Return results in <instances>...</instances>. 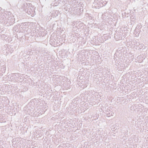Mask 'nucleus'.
<instances>
[{"mask_svg":"<svg viewBox=\"0 0 148 148\" xmlns=\"http://www.w3.org/2000/svg\"><path fill=\"white\" fill-rule=\"evenodd\" d=\"M15 76H16L17 78H18L19 77V74L18 73H17L16 74H13Z\"/></svg>","mask_w":148,"mask_h":148,"instance_id":"7","label":"nucleus"},{"mask_svg":"<svg viewBox=\"0 0 148 148\" xmlns=\"http://www.w3.org/2000/svg\"><path fill=\"white\" fill-rule=\"evenodd\" d=\"M130 108L132 110H135V108L134 107V106H132L131 107H130Z\"/></svg>","mask_w":148,"mask_h":148,"instance_id":"6","label":"nucleus"},{"mask_svg":"<svg viewBox=\"0 0 148 148\" xmlns=\"http://www.w3.org/2000/svg\"><path fill=\"white\" fill-rule=\"evenodd\" d=\"M15 141H16V143H21V138H15Z\"/></svg>","mask_w":148,"mask_h":148,"instance_id":"5","label":"nucleus"},{"mask_svg":"<svg viewBox=\"0 0 148 148\" xmlns=\"http://www.w3.org/2000/svg\"><path fill=\"white\" fill-rule=\"evenodd\" d=\"M14 21L13 18L12 17L10 16L8 17V20L7 21V22L10 25H12L14 22Z\"/></svg>","mask_w":148,"mask_h":148,"instance_id":"2","label":"nucleus"},{"mask_svg":"<svg viewBox=\"0 0 148 148\" xmlns=\"http://www.w3.org/2000/svg\"><path fill=\"white\" fill-rule=\"evenodd\" d=\"M98 2H97V3H98Z\"/></svg>","mask_w":148,"mask_h":148,"instance_id":"8","label":"nucleus"},{"mask_svg":"<svg viewBox=\"0 0 148 148\" xmlns=\"http://www.w3.org/2000/svg\"><path fill=\"white\" fill-rule=\"evenodd\" d=\"M97 1L99 2V5L101 6H104L106 4V2L104 3V2L102 0H97Z\"/></svg>","mask_w":148,"mask_h":148,"instance_id":"4","label":"nucleus"},{"mask_svg":"<svg viewBox=\"0 0 148 148\" xmlns=\"http://www.w3.org/2000/svg\"><path fill=\"white\" fill-rule=\"evenodd\" d=\"M59 1L60 0H54L51 4V6H57L58 5L59 3Z\"/></svg>","mask_w":148,"mask_h":148,"instance_id":"3","label":"nucleus"},{"mask_svg":"<svg viewBox=\"0 0 148 148\" xmlns=\"http://www.w3.org/2000/svg\"><path fill=\"white\" fill-rule=\"evenodd\" d=\"M31 23L30 22L23 23L20 25V27L23 29L28 28L29 25H30Z\"/></svg>","mask_w":148,"mask_h":148,"instance_id":"1","label":"nucleus"}]
</instances>
